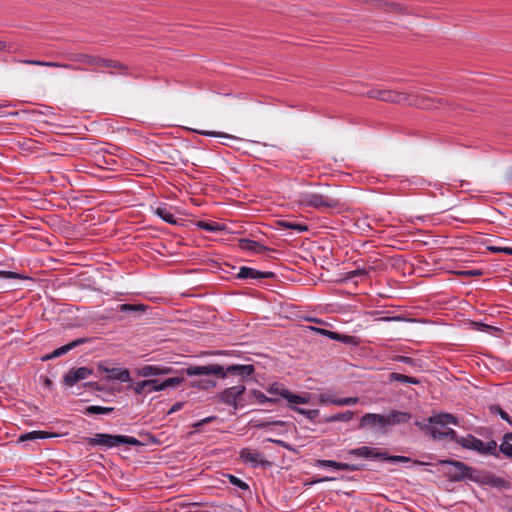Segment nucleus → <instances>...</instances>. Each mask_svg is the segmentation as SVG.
Returning <instances> with one entry per match:
<instances>
[{
  "instance_id": "f257e3e1",
  "label": "nucleus",
  "mask_w": 512,
  "mask_h": 512,
  "mask_svg": "<svg viewBox=\"0 0 512 512\" xmlns=\"http://www.w3.org/2000/svg\"><path fill=\"white\" fill-rule=\"evenodd\" d=\"M254 372L255 367L252 364H233L227 367L219 364H208L205 366L190 365L181 370V373L187 376L215 375L219 378H226L228 374L237 375L241 378V381H246Z\"/></svg>"
},
{
  "instance_id": "f03ea898",
  "label": "nucleus",
  "mask_w": 512,
  "mask_h": 512,
  "mask_svg": "<svg viewBox=\"0 0 512 512\" xmlns=\"http://www.w3.org/2000/svg\"><path fill=\"white\" fill-rule=\"evenodd\" d=\"M365 95L368 98L372 99H378L384 102H391V103H397V104H407V105H413L421 109H432L437 108L438 105H441L444 101V99H430V98H420L415 95H409L404 94L396 91L391 90H384V89H370L368 90Z\"/></svg>"
},
{
  "instance_id": "7ed1b4c3",
  "label": "nucleus",
  "mask_w": 512,
  "mask_h": 512,
  "mask_svg": "<svg viewBox=\"0 0 512 512\" xmlns=\"http://www.w3.org/2000/svg\"><path fill=\"white\" fill-rule=\"evenodd\" d=\"M440 465H447L444 476L451 482L474 481L477 468L454 459H441Z\"/></svg>"
},
{
  "instance_id": "20e7f679",
  "label": "nucleus",
  "mask_w": 512,
  "mask_h": 512,
  "mask_svg": "<svg viewBox=\"0 0 512 512\" xmlns=\"http://www.w3.org/2000/svg\"><path fill=\"white\" fill-rule=\"evenodd\" d=\"M66 58L69 61L73 62H79L83 63L87 66H98V67H104V68H112L117 69L119 73L121 74H128V66L125 64L111 60V59H105L99 56H93L83 53H76V54H68Z\"/></svg>"
},
{
  "instance_id": "39448f33",
  "label": "nucleus",
  "mask_w": 512,
  "mask_h": 512,
  "mask_svg": "<svg viewBox=\"0 0 512 512\" xmlns=\"http://www.w3.org/2000/svg\"><path fill=\"white\" fill-rule=\"evenodd\" d=\"M86 442L91 446H105L107 448L118 447L120 445L141 446L142 442L138 439L126 435H111L98 433L95 437L86 438Z\"/></svg>"
},
{
  "instance_id": "423d86ee",
  "label": "nucleus",
  "mask_w": 512,
  "mask_h": 512,
  "mask_svg": "<svg viewBox=\"0 0 512 512\" xmlns=\"http://www.w3.org/2000/svg\"><path fill=\"white\" fill-rule=\"evenodd\" d=\"M348 453L356 457L378 459L380 461L390 463H407L411 461L409 457L401 455H389L387 450H381L369 446H362L359 448L351 449Z\"/></svg>"
},
{
  "instance_id": "0eeeda50",
  "label": "nucleus",
  "mask_w": 512,
  "mask_h": 512,
  "mask_svg": "<svg viewBox=\"0 0 512 512\" xmlns=\"http://www.w3.org/2000/svg\"><path fill=\"white\" fill-rule=\"evenodd\" d=\"M300 203L317 210L339 209L342 207L340 199L318 193H305L301 195Z\"/></svg>"
},
{
  "instance_id": "6e6552de",
  "label": "nucleus",
  "mask_w": 512,
  "mask_h": 512,
  "mask_svg": "<svg viewBox=\"0 0 512 512\" xmlns=\"http://www.w3.org/2000/svg\"><path fill=\"white\" fill-rule=\"evenodd\" d=\"M461 441L463 442L462 448L473 450L480 455H489L499 458L498 444L493 439L488 442H483L474 435L468 434L465 436V439H461Z\"/></svg>"
},
{
  "instance_id": "1a4fd4ad",
  "label": "nucleus",
  "mask_w": 512,
  "mask_h": 512,
  "mask_svg": "<svg viewBox=\"0 0 512 512\" xmlns=\"http://www.w3.org/2000/svg\"><path fill=\"white\" fill-rule=\"evenodd\" d=\"M245 391L246 387L243 384H238L225 388L218 394L217 399L227 406H231L237 410L245 406V399L242 397Z\"/></svg>"
},
{
  "instance_id": "9d476101",
  "label": "nucleus",
  "mask_w": 512,
  "mask_h": 512,
  "mask_svg": "<svg viewBox=\"0 0 512 512\" xmlns=\"http://www.w3.org/2000/svg\"><path fill=\"white\" fill-rule=\"evenodd\" d=\"M389 422L386 415L377 413H366L360 418L358 429H377L379 432L387 433Z\"/></svg>"
},
{
  "instance_id": "9b49d317",
  "label": "nucleus",
  "mask_w": 512,
  "mask_h": 512,
  "mask_svg": "<svg viewBox=\"0 0 512 512\" xmlns=\"http://www.w3.org/2000/svg\"><path fill=\"white\" fill-rule=\"evenodd\" d=\"M448 424L459 425V419L450 413H439L427 418V425L424 427V433L431 438L436 430L435 425L446 426Z\"/></svg>"
},
{
  "instance_id": "f8f14e48",
  "label": "nucleus",
  "mask_w": 512,
  "mask_h": 512,
  "mask_svg": "<svg viewBox=\"0 0 512 512\" xmlns=\"http://www.w3.org/2000/svg\"><path fill=\"white\" fill-rule=\"evenodd\" d=\"M473 482L479 485H487L495 488L507 489L510 487V483L507 480L492 472L480 469H477Z\"/></svg>"
},
{
  "instance_id": "ddd939ff",
  "label": "nucleus",
  "mask_w": 512,
  "mask_h": 512,
  "mask_svg": "<svg viewBox=\"0 0 512 512\" xmlns=\"http://www.w3.org/2000/svg\"><path fill=\"white\" fill-rule=\"evenodd\" d=\"M127 389H132L138 395H147L159 390V380L148 379L133 383L132 381L127 386Z\"/></svg>"
},
{
  "instance_id": "4468645a",
  "label": "nucleus",
  "mask_w": 512,
  "mask_h": 512,
  "mask_svg": "<svg viewBox=\"0 0 512 512\" xmlns=\"http://www.w3.org/2000/svg\"><path fill=\"white\" fill-rule=\"evenodd\" d=\"M91 374L92 370L88 367L72 368L64 375V384L72 387L79 381L87 379Z\"/></svg>"
},
{
  "instance_id": "2eb2a0df",
  "label": "nucleus",
  "mask_w": 512,
  "mask_h": 512,
  "mask_svg": "<svg viewBox=\"0 0 512 512\" xmlns=\"http://www.w3.org/2000/svg\"><path fill=\"white\" fill-rule=\"evenodd\" d=\"M319 468H333L342 471H359L362 467L358 464H349L344 462H337L334 460L317 459L314 463Z\"/></svg>"
},
{
  "instance_id": "dca6fc26",
  "label": "nucleus",
  "mask_w": 512,
  "mask_h": 512,
  "mask_svg": "<svg viewBox=\"0 0 512 512\" xmlns=\"http://www.w3.org/2000/svg\"><path fill=\"white\" fill-rule=\"evenodd\" d=\"M276 274L271 271H259L254 268L243 266L240 268L237 278L239 279H273Z\"/></svg>"
},
{
  "instance_id": "f3484780",
  "label": "nucleus",
  "mask_w": 512,
  "mask_h": 512,
  "mask_svg": "<svg viewBox=\"0 0 512 512\" xmlns=\"http://www.w3.org/2000/svg\"><path fill=\"white\" fill-rule=\"evenodd\" d=\"M99 370L106 372L108 374L107 379L109 380H117L126 383H130L132 381L130 371L127 368H108L106 366L99 365Z\"/></svg>"
},
{
  "instance_id": "a211bd4d",
  "label": "nucleus",
  "mask_w": 512,
  "mask_h": 512,
  "mask_svg": "<svg viewBox=\"0 0 512 512\" xmlns=\"http://www.w3.org/2000/svg\"><path fill=\"white\" fill-rule=\"evenodd\" d=\"M14 62L27 64V65H34V66H43V67H53V68H64L69 70H80L81 68L76 67L71 64L67 63H60V62H51V61H41V60H31V59H13Z\"/></svg>"
},
{
  "instance_id": "6ab92c4d",
  "label": "nucleus",
  "mask_w": 512,
  "mask_h": 512,
  "mask_svg": "<svg viewBox=\"0 0 512 512\" xmlns=\"http://www.w3.org/2000/svg\"><path fill=\"white\" fill-rule=\"evenodd\" d=\"M171 367H164L159 365H144L136 369V373L140 377H150L156 375H165L172 373Z\"/></svg>"
},
{
  "instance_id": "aec40b11",
  "label": "nucleus",
  "mask_w": 512,
  "mask_h": 512,
  "mask_svg": "<svg viewBox=\"0 0 512 512\" xmlns=\"http://www.w3.org/2000/svg\"><path fill=\"white\" fill-rule=\"evenodd\" d=\"M240 458L246 463H252L254 465H262L269 466L270 462L268 460L263 459V456L260 452L251 450L249 448H243L240 451Z\"/></svg>"
},
{
  "instance_id": "412c9836",
  "label": "nucleus",
  "mask_w": 512,
  "mask_h": 512,
  "mask_svg": "<svg viewBox=\"0 0 512 512\" xmlns=\"http://www.w3.org/2000/svg\"><path fill=\"white\" fill-rule=\"evenodd\" d=\"M239 247L244 251H252L256 254H263L266 251H270L271 249L262 245L261 243L248 239V238H240L238 240Z\"/></svg>"
},
{
  "instance_id": "4be33fe9",
  "label": "nucleus",
  "mask_w": 512,
  "mask_h": 512,
  "mask_svg": "<svg viewBox=\"0 0 512 512\" xmlns=\"http://www.w3.org/2000/svg\"><path fill=\"white\" fill-rule=\"evenodd\" d=\"M88 340L89 339H87V338H78L76 340H73L72 342L55 349L51 354L43 357V360H49V359H53V358L62 356L65 353L72 350L73 348L88 342Z\"/></svg>"
},
{
  "instance_id": "5701e85b",
  "label": "nucleus",
  "mask_w": 512,
  "mask_h": 512,
  "mask_svg": "<svg viewBox=\"0 0 512 512\" xmlns=\"http://www.w3.org/2000/svg\"><path fill=\"white\" fill-rule=\"evenodd\" d=\"M412 418V415L408 412L391 410L386 415V420L389 422V426L408 423Z\"/></svg>"
},
{
  "instance_id": "b1692460",
  "label": "nucleus",
  "mask_w": 512,
  "mask_h": 512,
  "mask_svg": "<svg viewBox=\"0 0 512 512\" xmlns=\"http://www.w3.org/2000/svg\"><path fill=\"white\" fill-rule=\"evenodd\" d=\"M254 401L257 402L258 404H265V403L277 404L278 398L268 397L262 391L253 389V390H251V392L248 396V400H245V404L253 403Z\"/></svg>"
},
{
  "instance_id": "393cba45",
  "label": "nucleus",
  "mask_w": 512,
  "mask_h": 512,
  "mask_svg": "<svg viewBox=\"0 0 512 512\" xmlns=\"http://www.w3.org/2000/svg\"><path fill=\"white\" fill-rule=\"evenodd\" d=\"M268 397L278 398V403L281 399H287L289 390L284 388L281 383L274 382L267 388Z\"/></svg>"
},
{
  "instance_id": "a878e982",
  "label": "nucleus",
  "mask_w": 512,
  "mask_h": 512,
  "mask_svg": "<svg viewBox=\"0 0 512 512\" xmlns=\"http://www.w3.org/2000/svg\"><path fill=\"white\" fill-rule=\"evenodd\" d=\"M96 164L107 170H116L118 161L113 157L112 154H104L96 156Z\"/></svg>"
},
{
  "instance_id": "bb28decb",
  "label": "nucleus",
  "mask_w": 512,
  "mask_h": 512,
  "mask_svg": "<svg viewBox=\"0 0 512 512\" xmlns=\"http://www.w3.org/2000/svg\"><path fill=\"white\" fill-rule=\"evenodd\" d=\"M54 434L46 431H31L19 436V442L32 441L37 439H47L53 437Z\"/></svg>"
},
{
  "instance_id": "cd10ccee",
  "label": "nucleus",
  "mask_w": 512,
  "mask_h": 512,
  "mask_svg": "<svg viewBox=\"0 0 512 512\" xmlns=\"http://www.w3.org/2000/svg\"><path fill=\"white\" fill-rule=\"evenodd\" d=\"M154 213L157 216H159L163 221H165L169 224H172V225L178 224V221H177L176 217L174 216V214L168 208H166L164 206H159V207L155 208Z\"/></svg>"
},
{
  "instance_id": "c85d7f7f",
  "label": "nucleus",
  "mask_w": 512,
  "mask_h": 512,
  "mask_svg": "<svg viewBox=\"0 0 512 512\" xmlns=\"http://www.w3.org/2000/svg\"><path fill=\"white\" fill-rule=\"evenodd\" d=\"M322 402H329L330 404L337 406H348L355 405L359 402L358 397H346V398H337V397H328L327 399L321 398Z\"/></svg>"
},
{
  "instance_id": "c756f323",
  "label": "nucleus",
  "mask_w": 512,
  "mask_h": 512,
  "mask_svg": "<svg viewBox=\"0 0 512 512\" xmlns=\"http://www.w3.org/2000/svg\"><path fill=\"white\" fill-rule=\"evenodd\" d=\"M388 379L390 382L397 381V382H401V383H405V384H413V385L420 384L419 379H417L415 377L407 376V375H404L401 373H397V372L390 373Z\"/></svg>"
},
{
  "instance_id": "7c9ffc66",
  "label": "nucleus",
  "mask_w": 512,
  "mask_h": 512,
  "mask_svg": "<svg viewBox=\"0 0 512 512\" xmlns=\"http://www.w3.org/2000/svg\"><path fill=\"white\" fill-rule=\"evenodd\" d=\"M217 385L215 380L212 379H200L194 380L190 383V386L200 390H210L215 388Z\"/></svg>"
},
{
  "instance_id": "2f4dec72",
  "label": "nucleus",
  "mask_w": 512,
  "mask_h": 512,
  "mask_svg": "<svg viewBox=\"0 0 512 512\" xmlns=\"http://www.w3.org/2000/svg\"><path fill=\"white\" fill-rule=\"evenodd\" d=\"M286 400L290 403L291 407L293 404H307L310 400V396L307 393H304L303 395H296L289 391Z\"/></svg>"
},
{
  "instance_id": "473e14b6",
  "label": "nucleus",
  "mask_w": 512,
  "mask_h": 512,
  "mask_svg": "<svg viewBox=\"0 0 512 512\" xmlns=\"http://www.w3.org/2000/svg\"><path fill=\"white\" fill-rule=\"evenodd\" d=\"M196 226L208 232H217L223 229L222 225L215 221H198Z\"/></svg>"
},
{
  "instance_id": "72a5a7b5",
  "label": "nucleus",
  "mask_w": 512,
  "mask_h": 512,
  "mask_svg": "<svg viewBox=\"0 0 512 512\" xmlns=\"http://www.w3.org/2000/svg\"><path fill=\"white\" fill-rule=\"evenodd\" d=\"M114 411L113 407H103V406H97L92 405L88 406L84 410L85 415H94V414H110Z\"/></svg>"
},
{
  "instance_id": "f704fd0d",
  "label": "nucleus",
  "mask_w": 512,
  "mask_h": 512,
  "mask_svg": "<svg viewBox=\"0 0 512 512\" xmlns=\"http://www.w3.org/2000/svg\"><path fill=\"white\" fill-rule=\"evenodd\" d=\"M354 417V412L347 410L338 414H334L326 419L327 422H348Z\"/></svg>"
},
{
  "instance_id": "c9c22d12",
  "label": "nucleus",
  "mask_w": 512,
  "mask_h": 512,
  "mask_svg": "<svg viewBox=\"0 0 512 512\" xmlns=\"http://www.w3.org/2000/svg\"><path fill=\"white\" fill-rule=\"evenodd\" d=\"M147 309V306L146 305H143V304H129V303H125V304H120L118 305L117 307V311L119 312H143Z\"/></svg>"
},
{
  "instance_id": "e433bc0d",
  "label": "nucleus",
  "mask_w": 512,
  "mask_h": 512,
  "mask_svg": "<svg viewBox=\"0 0 512 512\" xmlns=\"http://www.w3.org/2000/svg\"><path fill=\"white\" fill-rule=\"evenodd\" d=\"M499 455L503 454L504 457L512 459V444L510 440H506L505 436L502 437V441L498 446Z\"/></svg>"
},
{
  "instance_id": "4c0bfd02",
  "label": "nucleus",
  "mask_w": 512,
  "mask_h": 512,
  "mask_svg": "<svg viewBox=\"0 0 512 512\" xmlns=\"http://www.w3.org/2000/svg\"><path fill=\"white\" fill-rule=\"evenodd\" d=\"M281 226L290 229V230H296L298 232H304L308 230V227L306 224L298 223L296 221H289V220H283L280 222Z\"/></svg>"
},
{
  "instance_id": "58836bf2",
  "label": "nucleus",
  "mask_w": 512,
  "mask_h": 512,
  "mask_svg": "<svg viewBox=\"0 0 512 512\" xmlns=\"http://www.w3.org/2000/svg\"><path fill=\"white\" fill-rule=\"evenodd\" d=\"M489 411L492 414L499 415L504 421L508 422V424L512 426V417L503 410L500 405L494 404L489 406Z\"/></svg>"
},
{
  "instance_id": "ea45409f",
  "label": "nucleus",
  "mask_w": 512,
  "mask_h": 512,
  "mask_svg": "<svg viewBox=\"0 0 512 512\" xmlns=\"http://www.w3.org/2000/svg\"><path fill=\"white\" fill-rule=\"evenodd\" d=\"M384 12L404 13L405 7L400 3H380L379 6Z\"/></svg>"
},
{
  "instance_id": "a19ab883",
  "label": "nucleus",
  "mask_w": 512,
  "mask_h": 512,
  "mask_svg": "<svg viewBox=\"0 0 512 512\" xmlns=\"http://www.w3.org/2000/svg\"><path fill=\"white\" fill-rule=\"evenodd\" d=\"M183 382L182 377L168 378L162 382H159V390H165L168 387H177Z\"/></svg>"
},
{
  "instance_id": "79ce46f5",
  "label": "nucleus",
  "mask_w": 512,
  "mask_h": 512,
  "mask_svg": "<svg viewBox=\"0 0 512 512\" xmlns=\"http://www.w3.org/2000/svg\"><path fill=\"white\" fill-rule=\"evenodd\" d=\"M291 409H293L295 412H297L299 414L306 416L310 420H315L319 416L318 409L307 410V409L299 408L297 406H291Z\"/></svg>"
},
{
  "instance_id": "37998d69",
  "label": "nucleus",
  "mask_w": 512,
  "mask_h": 512,
  "mask_svg": "<svg viewBox=\"0 0 512 512\" xmlns=\"http://www.w3.org/2000/svg\"><path fill=\"white\" fill-rule=\"evenodd\" d=\"M443 436H444V439L448 438L451 441H454L455 443L460 445L461 447H462V443H463L461 441V439H465V437L459 436L457 434V432L452 428H448L446 431H443Z\"/></svg>"
},
{
  "instance_id": "c03bdc74",
  "label": "nucleus",
  "mask_w": 512,
  "mask_h": 512,
  "mask_svg": "<svg viewBox=\"0 0 512 512\" xmlns=\"http://www.w3.org/2000/svg\"><path fill=\"white\" fill-rule=\"evenodd\" d=\"M195 132L202 136H207V137H221V138H228V139L233 138L231 135H228L223 132H215V131H208V130H195Z\"/></svg>"
},
{
  "instance_id": "a18cd8bd",
  "label": "nucleus",
  "mask_w": 512,
  "mask_h": 512,
  "mask_svg": "<svg viewBox=\"0 0 512 512\" xmlns=\"http://www.w3.org/2000/svg\"><path fill=\"white\" fill-rule=\"evenodd\" d=\"M0 278L18 279V280L27 279V277L22 274L12 272V271H4V270H0Z\"/></svg>"
},
{
  "instance_id": "49530a36",
  "label": "nucleus",
  "mask_w": 512,
  "mask_h": 512,
  "mask_svg": "<svg viewBox=\"0 0 512 512\" xmlns=\"http://www.w3.org/2000/svg\"><path fill=\"white\" fill-rule=\"evenodd\" d=\"M229 477V481L231 484H233L234 486L242 489V490H248L249 489V486L247 483H245L244 481H242L240 478L234 476V475H231L229 474L228 475Z\"/></svg>"
},
{
  "instance_id": "de8ad7c7",
  "label": "nucleus",
  "mask_w": 512,
  "mask_h": 512,
  "mask_svg": "<svg viewBox=\"0 0 512 512\" xmlns=\"http://www.w3.org/2000/svg\"><path fill=\"white\" fill-rule=\"evenodd\" d=\"M487 249L492 253H504L506 255H512V248L502 246H487Z\"/></svg>"
},
{
  "instance_id": "09e8293b",
  "label": "nucleus",
  "mask_w": 512,
  "mask_h": 512,
  "mask_svg": "<svg viewBox=\"0 0 512 512\" xmlns=\"http://www.w3.org/2000/svg\"><path fill=\"white\" fill-rule=\"evenodd\" d=\"M215 420H217V416H209V417H206V418H204L202 420H199L198 422L194 423L192 425V427L195 428V429H198V428L202 427L203 425L211 423V422H213Z\"/></svg>"
},
{
  "instance_id": "8fccbe9b",
  "label": "nucleus",
  "mask_w": 512,
  "mask_h": 512,
  "mask_svg": "<svg viewBox=\"0 0 512 512\" xmlns=\"http://www.w3.org/2000/svg\"><path fill=\"white\" fill-rule=\"evenodd\" d=\"M253 423H254L253 426L257 427V428H266L270 424H275V425H280V426L285 425L284 421H274V422H258V421H254Z\"/></svg>"
},
{
  "instance_id": "3c124183",
  "label": "nucleus",
  "mask_w": 512,
  "mask_h": 512,
  "mask_svg": "<svg viewBox=\"0 0 512 512\" xmlns=\"http://www.w3.org/2000/svg\"><path fill=\"white\" fill-rule=\"evenodd\" d=\"M0 51L16 52V49H14V45L12 43L0 40Z\"/></svg>"
},
{
  "instance_id": "603ef678",
  "label": "nucleus",
  "mask_w": 512,
  "mask_h": 512,
  "mask_svg": "<svg viewBox=\"0 0 512 512\" xmlns=\"http://www.w3.org/2000/svg\"><path fill=\"white\" fill-rule=\"evenodd\" d=\"M370 270H372V267H369L368 269L357 268V269L353 270V273H354V275H356V277L357 276L366 277L369 275Z\"/></svg>"
},
{
  "instance_id": "864d4df0",
  "label": "nucleus",
  "mask_w": 512,
  "mask_h": 512,
  "mask_svg": "<svg viewBox=\"0 0 512 512\" xmlns=\"http://www.w3.org/2000/svg\"><path fill=\"white\" fill-rule=\"evenodd\" d=\"M334 480H336L335 477H328V476H326L324 478H315L314 477L311 479V481L308 484L312 485V484H317L320 482H329V481H334Z\"/></svg>"
},
{
  "instance_id": "5fc2aeb1",
  "label": "nucleus",
  "mask_w": 512,
  "mask_h": 512,
  "mask_svg": "<svg viewBox=\"0 0 512 512\" xmlns=\"http://www.w3.org/2000/svg\"><path fill=\"white\" fill-rule=\"evenodd\" d=\"M339 341L342 343H345V344H355L356 343L354 336L343 335V334H341Z\"/></svg>"
},
{
  "instance_id": "6e6d98bb",
  "label": "nucleus",
  "mask_w": 512,
  "mask_h": 512,
  "mask_svg": "<svg viewBox=\"0 0 512 512\" xmlns=\"http://www.w3.org/2000/svg\"><path fill=\"white\" fill-rule=\"evenodd\" d=\"M473 325L475 328L479 329V330H496L495 327L493 326H490V325H487V324H484V323H479V322H473Z\"/></svg>"
},
{
  "instance_id": "4d7b16f0",
  "label": "nucleus",
  "mask_w": 512,
  "mask_h": 512,
  "mask_svg": "<svg viewBox=\"0 0 512 512\" xmlns=\"http://www.w3.org/2000/svg\"><path fill=\"white\" fill-rule=\"evenodd\" d=\"M184 403L183 402H176L172 405V407L169 409V411L167 412V414H172V413H175L179 410L182 409Z\"/></svg>"
},
{
  "instance_id": "13d9d810",
  "label": "nucleus",
  "mask_w": 512,
  "mask_h": 512,
  "mask_svg": "<svg viewBox=\"0 0 512 512\" xmlns=\"http://www.w3.org/2000/svg\"><path fill=\"white\" fill-rule=\"evenodd\" d=\"M461 274L462 275H467V276H481L483 273H482L481 270L475 269V270L462 271Z\"/></svg>"
},
{
  "instance_id": "bf43d9fd",
  "label": "nucleus",
  "mask_w": 512,
  "mask_h": 512,
  "mask_svg": "<svg viewBox=\"0 0 512 512\" xmlns=\"http://www.w3.org/2000/svg\"><path fill=\"white\" fill-rule=\"evenodd\" d=\"M29 113H31V114H42V115L54 114L51 111V107H47V106H46V111H40V110L33 109V110L29 111Z\"/></svg>"
},
{
  "instance_id": "052dcab7",
  "label": "nucleus",
  "mask_w": 512,
  "mask_h": 512,
  "mask_svg": "<svg viewBox=\"0 0 512 512\" xmlns=\"http://www.w3.org/2000/svg\"><path fill=\"white\" fill-rule=\"evenodd\" d=\"M326 333H327L328 338H330L332 340H337V341L340 340L341 334H339L337 332L330 331V330Z\"/></svg>"
},
{
  "instance_id": "680f3d73",
  "label": "nucleus",
  "mask_w": 512,
  "mask_h": 512,
  "mask_svg": "<svg viewBox=\"0 0 512 512\" xmlns=\"http://www.w3.org/2000/svg\"><path fill=\"white\" fill-rule=\"evenodd\" d=\"M398 360L400 362H403V363L409 364V365H412L414 363V359H412L411 357H407V356H398Z\"/></svg>"
},
{
  "instance_id": "e2e57ef3",
  "label": "nucleus",
  "mask_w": 512,
  "mask_h": 512,
  "mask_svg": "<svg viewBox=\"0 0 512 512\" xmlns=\"http://www.w3.org/2000/svg\"><path fill=\"white\" fill-rule=\"evenodd\" d=\"M432 439L434 440H442L444 439V436H443V431H440L436 428L434 434H433V437Z\"/></svg>"
},
{
  "instance_id": "0e129e2a",
  "label": "nucleus",
  "mask_w": 512,
  "mask_h": 512,
  "mask_svg": "<svg viewBox=\"0 0 512 512\" xmlns=\"http://www.w3.org/2000/svg\"><path fill=\"white\" fill-rule=\"evenodd\" d=\"M414 425H415L416 427H418V428L423 432V431H424V429H425L424 427H426L427 423L422 422V421H415V422H414Z\"/></svg>"
},
{
  "instance_id": "69168bd1",
  "label": "nucleus",
  "mask_w": 512,
  "mask_h": 512,
  "mask_svg": "<svg viewBox=\"0 0 512 512\" xmlns=\"http://www.w3.org/2000/svg\"><path fill=\"white\" fill-rule=\"evenodd\" d=\"M85 386L94 388L96 390H101V388L99 387V384L97 382H89V383H86Z\"/></svg>"
},
{
  "instance_id": "338daca9",
  "label": "nucleus",
  "mask_w": 512,
  "mask_h": 512,
  "mask_svg": "<svg viewBox=\"0 0 512 512\" xmlns=\"http://www.w3.org/2000/svg\"><path fill=\"white\" fill-rule=\"evenodd\" d=\"M312 330H314V331L318 332L319 334L324 335L326 337H327V333L326 332L329 331V330H326V329L314 328V327H312Z\"/></svg>"
},
{
  "instance_id": "774afa93",
  "label": "nucleus",
  "mask_w": 512,
  "mask_h": 512,
  "mask_svg": "<svg viewBox=\"0 0 512 512\" xmlns=\"http://www.w3.org/2000/svg\"><path fill=\"white\" fill-rule=\"evenodd\" d=\"M503 436H505L506 440H510L512 442V432H506Z\"/></svg>"
}]
</instances>
